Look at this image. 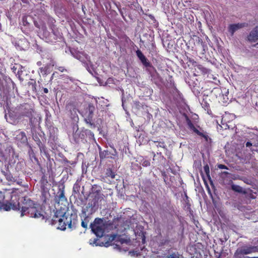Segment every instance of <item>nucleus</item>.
<instances>
[{
	"label": "nucleus",
	"mask_w": 258,
	"mask_h": 258,
	"mask_svg": "<svg viewBox=\"0 0 258 258\" xmlns=\"http://www.w3.org/2000/svg\"><path fill=\"white\" fill-rule=\"evenodd\" d=\"M17 210L20 211L21 217L27 215L31 218L42 219L44 218V216L42 213L41 209L39 207L37 203L27 196L22 198L20 208Z\"/></svg>",
	"instance_id": "obj_1"
},
{
	"label": "nucleus",
	"mask_w": 258,
	"mask_h": 258,
	"mask_svg": "<svg viewBox=\"0 0 258 258\" xmlns=\"http://www.w3.org/2000/svg\"><path fill=\"white\" fill-rule=\"evenodd\" d=\"M21 192L18 189H4L0 191V198H3L6 201V203L2 205L3 210L6 211L11 209L17 210L20 208Z\"/></svg>",
	"instance_id": "obj_2"
},
{
	"label": "nucleus",
	"mask_w": 258,
	"mask_h": 258,
	"mask_svg": "<svg viewBox=\"0 0 258 258\" xmlns=\"http://www.w3.org/2000/svg\"><path fill=\"white\" fill-rule=\"evenodd\" d=\"M58 223L57 228L64 230L67 226L71 229H74L78 225L77 216L76 214H62L60 212H56L51 219V224Z\"/></svg>",
	"instance_id": "obj_3"
},
{
	"label": "nucleus",
	"mask_w": 258,
	"mask_h": 258,
	"mask_svg": "<svg viewBox=\"0 0 258 258\" xmlns=\"http://www.w3.org/2000/svg\"><path fill=\"white\" fill-rule=\"evenodd\" d=\"M34 110L32 106L28 103H23L16 106L11 113L10 116H13L15 119L18 120H22L24 117L29 119V123L33 125V113Z\"/></svg>",
	"instance_id": "obj_4"
},
{
	"label": "nucleus",
	"mask_w": 258,
	"mask_h": 258,
	"mask_svg": "<svg viewBox=\"0 0 258 258\" xmlns=\"http://www.w3.org/2000/svg\"><path fill=\"white\" fill-rule=\"evenodd\" d=\"M170 83L167 85V93L163 97L164 102L167 106H170L172 104L180 102L182 99V95L176 88L173 82L172 81V77H169Z\"/></svg>",
	"instance_id": "obj_5"
},
{
	"label": "nucleus",
	"mask_w": 258,
	"mask_h": 258,
	"mask_svg": "<svg viewBox=\"0 0 258 258\" xmlns=\"http://www.w3.org/2000/svg\"><path fill=\"white\" fill-rule=\"evenodd\" d=\"M73 137L76 143L80 142L85 143L88 140L91 141L95 140L93 133L87 129H83L81 131L77 130L73 133Z\"/></svg>",
	"instance_id": "obj_6"
},
{
	"label": "nucleus",
	"mask_w": 258,
	"mask_h": 258,
	"mask_svg": "<svg viewBox=\"0 0 258 258\" xmlns=\"http://www.w3.org/2000/svg\"><path fill=\"white\" fill-rule=\"evenodd\" d=\"M150 246L152 251L151 258H161V235L159 234L152 238L150 242Z\"/></svg>",
	"instance_id": "obj_7"
},
{
	"label": "nucleus",
	"mask_w": 258,
	"mask_h": 258,
	"mask_svg": "<svg viewBox=\"0 0 258 258\" xmlns=\"http://www.w3.org/2000/svg\"><path fill=\"white\" fill-rule=\"evenodd\" d=\"M90 228L93 232L99 237L103 236L105 232L104 224L100 218H96L94 222L90 224Z\"/></svg>",
	"instance_id": "obj_8"
},
{
	"label": "nucleus",
	"mask_w": 258,
	"mask_h": 258,
	"mask_svg": "<svg viewBox=\"0 0 258 258\" xmlns=\"http://www.w3.org/2000/svg\"><path fill=\"white\" fill-rule=\"evenodd\" d=\"M94 198L89 202L86 206V210L90 213L94 212L98 208V202L103 200V195L102 194H94Z\"/></svg>",
	"instance_id": "obj_9"
},
{
	"label": "nucleus",
	"mask_w": 258,
	"mask_h": 258,
	"mask_svg": "<svg viewBox=\"0 0 258 258\" xmlns=\"http://www.w3.org/2000/svg\"><path fill=\"white\" fill-rule=\"evenodd\" d=\"M185 117L188 128L190 130L193 131V132L197 134L198 136L204 138L206 142L209 143L211 142V139L209 138L206 132H204V131L203 132H200L195 126L191 120L189 119L187 115L185 114Z\"/></svg>",
	"instance_id": "obj_10"
},
{
	"label": "nucleus",
	"mask_w": 258,
	"mask_h": 258,
	"mask_svg": "<svg viewBox=\"0 0 258 258\" xmlns=\"http://www.w3.org/2000/svg\"><path fill=\"white\" fill-rule=\"evenodd\" d=\"M50 29L52 31L51 34H50V36L48 38V40L50 42H55L56 40L62 38V33L59 32L56 25L52 24L50 26Z\"/></svg>",
	"instance_id": "obj_11"
},
{
	"label": "nucleus",
	"mask_w": 258,
	"mask_h": 258,
	"mask_svg": "<svg viewBox=\"0 0 258 258\" xmlns=\"http://www.w3.org/2000/svg\"><path fill=\"white\" fill-rule=\"evenodd\" d=\"M54 65V61L51 58H50L49 62L44 67L39 68V73L41 74L42 76H46L50 73Z\"/></svg>",
	"instance_id": "obj_12"
},
{
	"label": "nucleus",
	"mask_w": 258,
	"mask_h": 258,
	"mask_svg": "<svg viewBox=\"0 0 258 258\" xmlns=\"http://www.w3.org/2000/svg\"><path fill=\"white\" fill-rule=\"evenodd\" d=\"M40 189V199L44 204H46L50 198V194L49 191V189L46 187L44 184L41 185Z\"/></svg>",
	"instance_id": "obj_13"
},
{
	"label": "nucleus",
	"mask_w": 258,
	"mask_h": 258,
	"mask_svg": "<svg viewBox=\"0 0 258 258\" xmlns=\"http://www.w3.org/2000/svg\"><path fill=\"white\" fill-rule=\"evenodd\" d=\"M116 156L117 151L115 149H114V151L112 153H111L108 150L99 151V157L100 159H104L105 158H110L114 159L115 158V157Z\"/></svg>",
	"instance_id": "obj_14"
},
{
	"label": "nucleus",
	"mask_w": 258,
	"mask_h": 258,
	"mask_svg": "<svg viewBox=\"0 0 258 258\" xmlns=\"http://www.w3.org/2000/svg\"><path fill=\"white\" fill-rule=\"evenodd\" d=\"M247 40L252 43L258 40V25L255 26L247 36Z\"/></svg>",
	"instance_id": "obj_15"
},
{
	"label": "nucleus",
	"mask_w": 258,
	"mask_h": 258,
	"mask_svg": "<svg viewBox=\"0 0 258 258\" xmlns=\"http://www.w3.org/2000/svg\"><path fill=\"white\" fill-rule=\"evenodd\" d=\"M136 52L137 57L145 67L147 68L151 67V63L140 49H138Z\"/></svg>",
	"instance_id": "obj_16"
},
{
	"label": "nucleus",
	"mask_w": 258,
	"mask_h": 258,
	"mask_svg": "<svg viewBox=\"0 0 258 258\" xmlns=\"http://www.w3.org/2000/svg\"><path fill=\"white\" fill-rule=\"evenodd\" d=\"M56 202L58 203L60 201L67 202V199L64 196V186L63 185L62 187H59L57 192V195L55 198Z\"/></svg>",
	"instance_id": "obj_17"
},
{
	"label": "nucleus",
	"mask_w": 258,
	"mask_h": 258,
	"mask_svg": "<svg viewBox=\"0 0 258 258\" xmlns=\"http://www.w3.org/2000/svg\"><path fill=\"white\" fill-rule=\"evenodd\" d=\"M247 26L248 24L246 23L231 24L229 27V31L233 35L238 29Z\"/></svg>",
	"instance_id": "obj_18"
},
{
	"label": "nucleus",
	"mask_w": 258,
	"mask_h": 258,
	"mask_svg": "<svg viewBox=\"0 0 258 258\" xmlns=\"http://www.w3.org/2000/svg\"><path fill=\"white\" fill-rule=\"evenodd\" d=\"M250 250L249 246H244L241 248H238L235 253V256H238L239 255L248 254H250Z\"/></svg>",
	"instance_id": "obj_19"
},
{
	"label": "nucleus",
	"mask_w": 258,
	"mask_h": 258,
	"mask_svg": "<svg viewBox=\"0 0 258 258\" xmlns=\"http://www.w3.org/2000/svg\"><path fill=\"white\" fill-rule=\"evenodd\" d=\"M173 227L171 226V230L168 231L167 233V238L169 241H172V242H174L176 240H177L178 238L179 237V234L176 233L175 232V231L174 230H173V232L171 231L172 230Z\"/></svg>",
	"instance_id": "obj_20"
},
{
	"label": "nucleus",
	"mask_w": 258,
	"mask_h": 258,
	"mask_svg": "<svg viewBox=\"0 0 258 258\" xmlns=\"http://www.w3.org/2000/svg\"><path fill=\"white\" fill-rule=\"evenodd\" d=\"M16 140L21 143L25 144L27 143V137L24 132H19L16 136Z\"/></svg>",
	"instance_id": "obj_21"
},
{
	"label": "nucleus",
	"mask_w": 258,
	"mask_h": 258,
	"mask_svg": "<svg viewBox=\"0 0 258 258\" xmlns=\"http://www.w3.org/2000/svg\"><path fill=\"white\" fill-rule=\"evenodd\" d=\"M33 139L39 147L40 152H45L46 147L45 145L41 142L39 138L37 136H35L33 138Z\"/></svg>",
	"instance_id": "obj_22"
},
{
	"label": "nucleus",
	"mask_w": 258,
	"mask_h": 258,
	"mask_svg": "<svg viewBox=\"0 0 258 258\" xmlns=\"http://www.w3.org/2000/svg\"><path fill=\"white\" fill-rule=\"evenodd\" d=\"M66 109L67 110L69 111L72 115H74V117H75V115H77V108L75 107V106L72 104L69 103L66 105Z\"/></svg>",
	"instance_id": "obj_23"
},
{
	"label": "nucleus",
	"mask_w": 258,
	"mask_h": 258,
	"mask_svg": "<svg viewBox=\"0 0 258 258\" xmlns=\"http://www.w3.org/2000/svg\"><path fill=\"white\" fill-rule=\"evenodd\" d=\"M231 187L232 190L235 192L240 193V194H243L244 195L246 194V191L245 190H244L242 188V187L239 185L233 184L231 185Z\"/></svg>",
	"instance_id": "obj_24"
},
{
	"label": "nucleus",
	"mask_w": 258,
	"mask_h": 258,
	"mask_svg": "<svg viewBox=\"0 0 258 258\" xmlns=\"http://www.w3.org/2000/svg\"><path fill=\"white\" fill-rule=\"evenodd\" d=\"M6 179L8 181L12 182H15L17 181L16 177H13L12 174L9 172H4Z\"/></svg>",
	"instance_id": "obj_25"
},
{
	"label": "nucleus",
	"mask_w": 258,
	"mask_h": 258,
	"mask_svg": "<svg viewBox=\"0 0 258 258\" xmlns=\"http://www.w3.org/2000/svg\"><path fill=\"white\" fill-rule=\"evenodd\" d=\"M105 174L106 177H110L111 179H114L116 176L115 173L110 168L106 169Z\"/></svg>",
	"instance_id": "obj_26"
},
{
	"label": "nucleus",
	"mask_w": 258,
	"mask_h": 258,
	"mask_svg": "<svg viewBox=\"0 0 258 258\" xmlns=\"http://www.w3.org/2000/svg\"><path fill=\"white\" fill-rule=\"evenodd\" d=\"M130 8L131 9L136 11H138L140 9H142V8L137 0L136 1H134L132 4H130Z\"/></svg>",
	"instance_id": "obj_27"
},
{
	"label": "nucleus",
	"mask_w": 258,
	"mask_h": 258,
	"mask_svg": "<svg viewBox=\"0 0 258 258\" xmlns=\"http://www.w3.org/2000/svg\"><path fill=\"white\" fill-rule=\"evenodd\" d=\"M197 68L201 71L202 74L204 75L209 73L210 71L209 69L205 68L201 64L197 65Z\"/></svg>",
	"instance_id": "obj_28"
},
{
	"label": "nucleus",
	"mask_w": 258,
	"mask_h": 258,
	"mask_svg": "<svg viewBox=\"0 0 258 258\" xmlns=\"http://www.w3.org/2000/svg\"><path fill=\"white\" fill-rule=\"evenodd\" d=\"M109 239H111V241L115 240L116 241H119L121 244H122L126 241V240H125L124 239L120 238L119 236H117L116 235H111L110 236V237L109 238Z\"/></svg>",
	"instance_id": "obj_29"
},
{
	"label": "nucleus",
	"mask_w": 258,
	"mask_h": 258,
	"mask_svg": "<svg viewBox=\"0 0 258 258\" xmlns=\"http://www.w3.org/2000/svg\"><path fill=\"white\" fill-rule=\"evenodd\" d=\"M101 187L97 184H94L92 186V191L93 194H101Z\"/></svg>",
	"instance_id": "obj_30"
},
{
	"label": "nucleus",
	"mask_w": 258,
	"mask_h": 258,
	"mask_svg": "<svg viewBox=\"0 0 258 258\" xmlns=\"http://www.w3.org/2000/svg\"><path fill=\"white\" fill-rule=\"evenodd\" d=\"M162 258H179V255L177 253H172L167 255L164 254Z\"/></svg>",
	"instance_id": "obj_31"
},
{
	"label": "nucleus",
	"mask_w": 258,
	"mask_h": 258,
	"mask_svg": "<svg viewBox=\"0 0 258 258\" xmlns=\"http://www.w3.org/2000/svg\"><path fill=\"white\" fill-rule=\"evenodd\" d=\"M92 112H90V114L89 115V117H88V118L87 119H86L85 120H86V122L87 124H89V125H90L91 126H93V127H95V124L93 123H92L91 122V118H92Z\"/></svg>",
	"instance_id": "obj_32"
},
{
	"label": "nucleus",
	"mask_w": 258,
	"mask_h": 258,
	"mask_svg": "<svg viewBox=\"0 0 258 258\" xmlns=\"http://www.w3.org/2000/svg\"><path fill=\"white\" fill-rule=\"evenodd\" d=\"M89 222L88 218L86 217L84 220H82L81 222V226L84 228L87 229L88 227V224Z\"/></svg>",
	"instance_id": "obj_33"
},
{
	"label": "nucleus",
	"mask_w": 258,
	"mask_h": 258,
	"mask_svg": "<svg viewBox=\"0 0 258 258\" xmlns=\"http://www.w3.org/2000/svg\"><path fill=\"white\" fill-rule=\"evenodd\" d=\"M249 247L250 253L258 252V244L255 246H249Z\"/></svg>",
	"instance_id": "obj_34"
},
{
	"label": "nucleus",
	"mask_w": 258,
	"mask_h": 258,
	"mask_svg": "<svg viewBox=\"0 0 258 258\" xmlns=\"http://www.w3.org/2000/svg\"><path fill=\"white\" fill-rule=\"evenodd\" d=\"M204 171L208 177H210V168L209 165L207 164L206 165H204Z\"/></svg>",
	"instance_id": "obj_35"
},
{
	"label": "nucleus",
	"mask_w": 258,
	"mask_h": 258,
	"mask_svg": "<svg viewBox=\"0 0 258 258\" xmlns=\"http://www.w3.org/2000/svg\"><path fill=\"white\" fill-rule=\"evenodd\" d=\"M142 165L144 167H147L150 165V162L148 160H143L142 163Z\"/></svg>",
	"instance_id": "obj_36"
},
{
	"label": "nucleus",
	"mask_w": 258,
	"mask_h": 258,
	"mask_svg": "<svg viewBox=\"0 0 258 258\" xmlns=\"http://www.w3.org/2000/svg\"><path fill=\"white\" fill-rule=\"evenodd\" d=\"M29 86L31 85L33 89H36V82L35 81L32 80L31 82H28Z\"/></svg>",
	"instance_id": "obj_37"
},
{
	"label": "nucleus",
	"mask_w": 258,
	"mask_h": 258,
	"mask_svg": "<svg viewBox=\"0 0 258 258\" xmlns=\"http://www.w3.org/2000/svg\"><path fill=\"white\" fill-rule=\"evenodd\" d=\"M218 167L221 169H228L227 166H226V165H225L224 164H218Z\"/></svg>",
	"instance_id": "obj_38"
},
{
	"label": "nucleus",
	"mask_w": 258,
	"mask_h": 258,
	"mask_svg": "<svg viewBox=\"0 0 258 258\" xmlns=\"http://www.w3.org/2000/svg\"><path fill=\"white\" fill-rule=\"evenodd\" d=\"M55 69H57V70H58L59 71L61 72H63L64 71H67L65 69L64 67H58L56 68Z\"/></svg>",
	"instance_id": "obj_39"
},
{
	"label": "nucleus",
	"mask_w": 258,
	"mask_h": 258,
	"mask_svg": "<svg viewBox=\"0 0 258 258\" xmlns=\"http://www.w3.org/2000/svg\"><path fill=\"white\" fill-rule=\"evenodd\" d=\"M4 88L3 81L1 78H0V89Z\"/></svg>",
	"instance_id": "obj_40"
},
{
	"label": "nucleus",
	"mask_w": 258,
	"mask_h": 258,
	"mask_svg": "<svg viewBox=\"0 0 258 258\" xmlns=\"http://www.w3.org/2000/svg\"><path fill=\"white\" fill-rule=\"evenodd\" d=\"M247 147H249L252 146V143L250 142H247L245 144Z\"/></svg>",
	"instance_id": "obj_41"
},
{
	"label": "nucleus",
	"mask_w": 258,
	"mask_h": 258,
	"mask_svg": "<svg viewBox=\"0 0 258 258\" xmlns=\"http://www.w3.org/2000/svg\"><path fill=\"white\" fill-rule=\"evenodd\" d=\"M43 91L44 93H48V90L46 88H43Z\"/></svg>",
	"instance_id": "obj_42"
},
{
	"label": "nucleus",
	"mask_w": 258,
	"mask_h": 258,
	"mask_svg": "<svg viewBox=\"0 0 258 258\" xmlns=\"http://www.w3.org/2000/svg\"><path fill=\"white\" fill-rule=\"evenodd\" d=\"M249 198H251V199H254L255 198V197L253 196V195L252 194H250L249 195Z\"/></svg>",
	"instance_id": "obj_43"
},
{
	"label": "nucleus",
	"mask_w": 258,
	"mask_h": 258,
	"mask_svg": "<svg viewBox=\"0 0 258 258\" xmlns=\"http://www.w3.org/2000/svg\"><path fill=\"white\" fill-rule=\"evenodd\" d=\"M37 65L38 66H40L42 65V62L40 61H39L37 62Z\"/></svg>",
	"instance_id": "obj_44"
},
{
	"label": "nucleus",
	"mask_w": 258,
	"mask_h": 258,
	"mask_svg": "<svg viewBox=\"0 0 258 258\" xmlns=\"http://www.w3.org/2000/svg\"><path fill=\"white\" fill-rule=\"evenodd\" d=\"M198 41H199V42H201L202 44H203L204 43L202 39L200 38L199 37H198Z\"/></svg>",
	"instance_id": "obj_45"
},
{
	"label": "nucleus",
	"mask_w": 258,
	"mask_h": 258,
	"mask_svg": "<svg viewBox=\"0 0 258 258\" xmlns=\"http://www.w3.org/2000/svg\"><path fill=\"white\" fill-rule=\"evenodd\" d=\"M12 81V85H13V88L14 89V88L16 87V84L12 81Z\"/></svg>",
	"instance_id": "obj_46"
},
{
	"label": "nucleus",
	"mask_w": 258,
	"mask_h": 258,
	"mask_svg": "<svg viewBox=\"0 0 258 258\" xmlns=\"http://www.w3.org/2000/svg\"><path fill=\"white\" fill-rule=\"evenodd\" d=\"M145 241V236L144 235L143 238H142V242L143 243H144Z\"/></svg>",
	"instance_id": "obj_47"
},
{
	"label": "nucleus",
	"mask_w": 258,
	"mask_h": 258,
	"mask_svg": "<svg viewBox=\"0 0 258 258\" xmlns=\"http://www.w3.org/2000/svg\"><path fill=\"white\" fill-rule=\"evenodd\" d=\"M4 203H0V209H3V208L2 207V205H3Z\"/></svg>",
	"instance_id": "obj_48"
},
{
	"label": "nucleus",
	"mask_w": 258,
	"mask_h": 258,
	"mask_svg": "<svg viewBox=\"0 0 258 258\" xmlns=\"http://www.w3.org/2000/svg\"><path fill=\"white\" fill-rule=\"evenodd\" d=\"M253 46L254 47H256L258 48V42L257 43H256L255 44L253 45Z\"/></svg>",
	"instance_id": "obj_49"
},
{
	"label": "nucleus",
	"mask_w": 258,
	"mask_h": 258,
	"mask_svg": "<svg viewBox=\"0 0 258 258\" xmlns=\"http://www.w3.org/2000/svg\"><path fill=\"white\" fill-rule=\"evenodd\" d=\"M223 174H228L229 173L228 172H227V171H224V172H223Z\"/></svg>",
	"instance_id": "obj_50"
},
{
	"label": "nucleus",
	"mask_w": 258,
	"mask_h": 258,
	"mask_svg": "<svg viewBox=\"0 0 258 258\" xmlns=\"http://www.w3.org/2000/svg\"><path fill=\"white\" fill-rule=\"evenodd\" d=\"M0 75H1L2 76L3 75V73L1 69H0Z\"/></svg>",
	"instance_id": "obj_51"
},
{
	"label": "nucleus",
	"mask_w": 258,
	"mask_h": 258,
	"mask_svg": "<svg viewBox=\"0 0 258 258\" xmlns=\"http://www.w3.org/2000/svg\"><path fill=\"white\" fill-rule=\"evenodd\" d=\"M187 204L188 205V206L189 207H190V205L189 204V201H188V202H187Z\"/></svg>",
	"instance_id": "obj_52"
},
{
	"label": "nucleus",
	"mask_w": 258,
	"mask_h": 258,
	"mask_svg": "<svg viewBox=\"0 0 258 258\" xmlns=\"http://www.w3.org/2000/svg\"><path fill=\"white\" fill-rule=\"evenodd\" d=\"M186 200L188 201V197L187 196H186Z\"/></svg>",
	"instance_id": "obj_53"
},
{
	"label": "nucleus",
	"mask_w": 258,
	"mask_h": 258,
	"mask_svg": "<svg viewBox=\"0 0 258 258\" xmlns=\"http://www.w3.org/2000/svg\"><path fill=\"white\" fill-rule=\"evenodd\" d=\"M183 229H182L181 234H182V233H183Z\"/></svg>",
	"instance_id": "obj_54"
},
{
	"label": "nucleus",
	"mask_w": 258,
	"mask_h": 258,
	"mask_svg": "<svg viewBox=\"0 0 258 258\" xmlns=\"http://www.w3.org/2000/svg\"><path fill=\"white\" fill-rule=\"evenodd\" d=\"M9 148L11 149L12 147L11 146H9Z\"/></svg>",
	"instance_id": "obj_55"
},
{
	"label": "nucleus",
	"mask_w": 258,
	"mask_h": 258,
	"mask_svg": "<svg viewBox=\"0 0 258 258\" xmlns=\"http://www.w3.org/2000/svg\"><path fill=\"white\" fill-rule=\"evenodd\" d=\"M252 258H258V257H252Z\"/></svg>",
	"instance_id": "obj_56"
},
{
	"label": "nucleus",
	"mask_w": 258,
	"mask_h": 258,
	"mask_svg": "<svg viewBox=\"0 0 258 258\" xmlns=\"http://www.w3.org/2000/svg\"><path fill=\"white\" fill-rule=\"evenodd\" d=\"M256 243L258 244V240L256 241Z\"/></svg>",
	"instance_id": "obj_57"
}]
</instances>
